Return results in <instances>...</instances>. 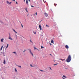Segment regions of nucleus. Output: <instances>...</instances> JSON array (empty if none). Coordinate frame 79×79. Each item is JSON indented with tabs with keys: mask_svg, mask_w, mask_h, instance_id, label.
<instances>
[{
	"mask_svg": "<svg viewBox=\"0 0 79 79\" xmlns=\"http://www.w3.org/2000/svg\"><path fill=\"white\" fill-rule=\"evenodd\" d=\"M71 55H69L68 56L67 59L66 60V61L68 63H69L71 61Z\"/></svg>",
	"mask_w": 79,
	"mask_h": 79,
	"instance_id": "f257e3e1",
	"label": "nucleus"
},
{
	"mask_svg": "<svg viewBox=\"0 0 79 79\" xmlns=\"http://www.w3.org/2000/svg\"><path fill=\"white\" fill-rule=\"evenodd\" d=\"M28 50L30 54L31 55L33 56V57H34V54H33V53H32V52L31 49H29Z\"/></svg>",
	"mask_w": 79,
	"mask_h": 79,
	"instance_id": "f03ea898",
	"label": "nucleus"
},
{
	"mask_svg": "<svg viewBox=\"0 0 79 79\" xmlns=\"http://www.w3.org/2000/svg\"><path fill=\"white\" fill-rule=\"evenodd\" d=\"M6 3L8 5H11V2H10L8 1L7 0L6 1Z\"/></svg>",
	"mask_w": 79,
	"mask_h": 79,
	"instance_id": "7ed1b4c3",
	"label": "nucleus"
},
{
	"mask_svg": "<svg viewBox=\"0 0 79 79\" xmlns=\"http://www.w3.org/2000/svg\"><path fill=\"white\" fill-rule=\"evenodd\" d=\"M1 42H4V38H2L1 39Z\"/></svg>",
	"mask_w": 79,
	"mask_h": 79,
	"instance_id": "20e7f679",
	"label": "nucleus"
},
{
	"mask_svg": "<svg viewBox=\"0 0 79 79\" xmlns=\"http://www.w3.org/2000/svg\"><path fill=\"white\" fill-rule=\"evenodd\" d=\"M9 40H13V39L11 38V36L10 35H9Z\"/></svg>",
	"mask_w": 79,
	"mask_h": 79,
	"instance_id": "39448f33",
	"label": "nucleus"
},
{
	"mask_svg": "<svg viewBox=\"0 0 79 79\" xmlns=\"http://www.w3.org/2000/svg\"><path fill=\"white\" fill-rule=\"evenodd\" d=\"M34 50H38V51H39V50L38 48H37L35 47H34Z\"/></svg>",
	"mask_w": 79,
	"mask_h": 79,
	"instance_id": "423d86ee",
	"label": "nucleus"
},
{
	"mask_svg": "<svg viewBox=\"0 0 79 79\" xmlns=\"http://www.w3.org/2000/svg\"><path fill=\"white\" fill-rule=\"evenodd\" d=\"M65 47L66 48H67V49H68V48H69V46H68V45H66Z\"/></svg>",
	"mask_w": 79,
	"mask_h": 79,
	"instance_id": "0eeeda50",
	"label": "nucleus"
},
{
	"mask_svg": "<svg viewBox=\"0 0 79 79\" xmlns=\"http://www.w3.org/2000/svg\"><path fill=\"white\" fill-rule=\"evenodd\" d=\"M45 16H46V17H48V14L47 13H45Z\"/></svg>",
	"mask_w": 79,
	"mask_h": 79,
	"instance_id": "6e6552de",
	"label": "nucleus"
},
{
	"mask_svg": "<svg viewBox=\"0 0 79 79\" xmlns=\"http://www.w3.org/2000/svg\"><path fill=\"white\" fill-rule=\"evenodd\" d=\"M13 31L15 33H16V34H18V32H16L15 31V30L14 29H13Z\"/></svg>",
	"mask_w": 79,
	"mask_h": 79,
	"instance_id": "1a4fd4ad",
	"label": "nucleus"
},
{
	"mask_svg": "<svg viewBox=\"0 0 79 79\" xmlns=\"http://www.w3.org/2000/svg\"><path fill=\"white\" fill-rule=\"evenodd\" d=\"M9 45V44H7V46H6V49H5L6 50V49L8 47Z\"/></svg>",
	"mask_w": 79,
	"mask_h": 79,
	"instance_id": "9d476101",
	"label": "nucleus"
},
{
	"mask_svg": "<svg viewBox=\"0 0 79 79\" xmlns=\"http://www.w3.org/2000/svg\"><path fill=\"white\" fill-rule=\"evenodd\" d=\"M25 10H26V11L27 12V13H28V11H27V8H25Z\"/></svg>",
	"mask_w": 79,
	"mask_h": 79,
	"instance_id": "9b49d317",
	"label": "nucleus"
},
{
	"mask_svg": "<svg viewBox=\"0 0 79 79\" xmlns=\"http://www.w3.org/2000/svg\"><path fill=\"white\" fill-rule=\"evenodd\" d=\"M3 63L4 64H6V61H5V60H4Z\"/></svg>",
	"mask_w": 79,
	"mask_h": 79,
	"instance_id": "f8f14e48",
	"label": "nucleus"
},
{
	"mask_svg": "<svg viewBox=\"0 0 79 79\" xmlns=\"http://www.w3.org/2000/svg\"><path fill=\"white\" fill-rule=\"evenodd\" d=\"M51 43H52V44H53V43H54V41H53V40H52L51 41Z\"/></svg>",
	"mask_w": 79,
	"mask_h": 79,
	"instance_id": "ddd939ff",
	"label": "nucleus"
},
{
	"mask_svg": "<svg viewBox=\"0 0 79 79\" xmlns=\"http://www.w3.org/2000/svg\"><path fill=\"white\" fill-rule=\"evenodd\" d=\"M26 3L27 4V5H28V1L27 0L26 1Z\"/></svg>",
	"mask_w": 79,
	"mask_h": 79,
	"instance_id": "4468645a",
	"label": "nucleus"
},
{
	"mask_svg": "<svg viewBox=\"0 0 79 79\" xmlns=\"http://www.w3.org/2000/svg\"><path fill=\"white\" fill-rule=\"evenodd\" d=\"M33 33L34 34H35H35H36V31H33Z\"/></svg>",
	"mask_w": 79,
	"mask_h": 79,
	"instance_id": "2eb2a0df",
	"label": "nucleus"
},
{
	"mask_svg": "<svg viewBox=\"0 0 79 79\" xmlns=\"http://www.w3.org/2000/svg\"><path fill=\"white\" fill-rule=\"evenodd\" d=\"M13 53H14V54H15V55H16L17 54L16 52H13Z\"/></svg>",
	"mask_w": 79,
	"mask_h": 79,
	"instance_id": "dca6fc26",
	"label": "nucleus"
},
{
	"mask_svg": "<svg viewBox=\"0 0 79 79\" xmlns=\"http://www.w3.org/2000/svg\"><path fill=\"white\" fill-rule=\"evenodd\" d=\"M15 72H17V69H16V68H15Z\"/></svg>",
	"mask_w": 79,
	"mask_h": 79,
	"instance_id": "f3484780",
	"label": "nucleus"
},
{
	"mask_svg": "<svg viewBox=\"0 0 79 79\" xmlns=\"http://www.w3.org/2000/svg\"><path fill=\"white\" fill-rule=\"evenodd\" d=\"M40 29L41 31L42 30V27L40 25Z\"/></svg>",
	"mask_w": 79,
	"mask_h": 79,
	"instance_id": "a211bd4d",
	"label": "nucleus"
},
{
	"mask_svg": "<svg viewBox=\"0 0 79 79\" xmlns=\"http://www.w3.org/2000/svg\"><path fill=\"white\" fill-rule=\"evenodd\" d=\"M3 46H2L1 48V50H2V49L3 48Z\"/></svg>",
	"mask_w": 79,
	"mask_h": 79,
	"instance_id": "6ab92c4d",
	"label": "nucleus"
},
{
	"mask_svg": "<svg viewBox=\"0 0 79 79\" xmlns=\"http://www.w3.org/2000/svg\"><path fill=\"white\" fill-rule=\"evenodd\" d=\"M36 29L37 30H39V27H36Z\"/></svg>",
	"mask_w": 79,
	"mask_h": 79,
	"instance_id": "aec40b11",
	"label": "nucleus"
},
{
	"mask_svg": "<svg viewBox=\"0 0 79 79\" xmlns=\"http://www.w3.org/2000/svg\"><path fill=\"white\" fill-rule=\"evenodd\" d=\"M18 67H19V68H21V66H19V65H18Z\"/></svg>",
	"mask_w": 79,
	"mask_h": 79,
	"instance_id": "412c9836",
	"label": "nucleus"
},
{
	"mask_svg": "<svg viewBox=\"0 0 79 79\" xmlns=\"http://www.w3.org/2000/svg\"><path fill=\"white\" fill-rule=\"evenodd\" d=\"M43 1H44V3H45V2H46V1L45 0H43Z\"/></svg>",
	"mask_w": 79,
	"mask_h": 79,
	"instance_id": "4be33fe9",
	"label": "nucleus"
},
{
	"mask_svg": "<svg viewBox=\"0 0 79 79\" xmlns=\"http://www.w3.org/2000/svg\"><path fill=\"white\" fill-rule=\"evenodd\" d=\"M15 36L16 38H17V35H16V34H15Z\"/></svg>",
	"mask_w": 79,
	"mask_h": 79,
	"instance_id": "5701e85b",
	"label": "nucleus"
},
{
	"mask_svg": "<svg viewBox=\"0 0 79 79\" xmlns=\"http://www.w3.org/2000/svg\"><path fill=\"white\" fill-rule=\"evenodd\" d=\"M35 15L36 16H37V12L35 13Z\"/></svg>",
	"mask_w": 79,
	"mask_h": 79,
	"instance_id": "b1692460",
	"label": "nucleus"
},
{
	"mask_svg": "<svg viewBox=\"0 0 79 79\" xmlns=\"http://www.w3.org/2000/svg\"><path fill=\"white\" fill-rule=\"evenodd\" d=\"M41 48H44V47H43V46H41Z\"/></svg>",
	"mask_w": 79,
	"mask_h": 79,
	"instance_id": "393cba45",
	"label": "nucleus"
},
{
	"mask_svg": "<svg viewBox=\"0 0 79 79\" xmlns=\"http://www.w3.org/2000/svg\"><path fill=\"white\" fill-rule=\"evenodd\" d=\"M63 77H65V78H66V76H65L64 75H63Z\"/></svg>",
	"mask_w": 79,
	"mask_h": 79,
	"instance_id": "a878e982",
	"label": "nucleus"
},
{
	"mask_svg": "<svg viewBox=\"0 0 79 79\" xmlns=\"http://www.w3.org/2000/svg\"><path fill=\"white\" fill-rule=\"evenodd\" d=\"M56 65H57V64H54V66H56Z\"/></svg>",
	"mask_w": 79,
	"mask_h": 79,
	"instance_id": "bb28decb",
	"label": "nucleus"
},
{
	"mask_svg": "<svg viewBox=\"0 0 79 79\" xmlns=\"http://www.w3.org/2000/svg\"><path fill=\"white\" fill-rule=\"evenodd\" d=\"M31 7H34V6H32V5H31Z\"/></svg>",
	"mask_w": 79,
	"mask_h": 79,
	"instance_id": "cd10ccee",
	"label": "nucleus"
},
{
	"mask_svg": "<svg viewBox=\"0 0 79 79\" xmlns=\"http://www.w3.org/2000/svg\"><path fill=\"white\" fill-rule=\"evenodd\" d=\"M46 26L47 27H49V26H48V25H46Z\"/></svg>",
	"mask_w": 79,
	"mask_h": 79,
	"instance_id": "c85d7f7f",
	"label": "nucleus"
},
{
	"mask_svg": "<svg viewBox=\"0 0 79 79\" xmlns=\"http://www.w3.org/2000/svg\"><path fill=\"white\" fill-rule=\"evenodd\" d=\"M40 71H42L43 72H44V71H43V70H40Z\"/></svg>",
	"mask_w": 79,
	"mask_h": 79,
	"instance_id": "c756f323",
	"label": "nucleus"
},
{
	"mask_svg": "<svg viewBox=\"0 0 79 79\" xmlns=\"http://www.w3.org/2000/svg\"><path fill=\"white\" fill-rule=\"evenodd\" d=\"M15 2H16V4L17 5V4H18V2H17L16 1Z\"/></svg>",
	"mask_w": 79,
	"mask_h": 79,
	"instance_id": "7c9ffc66",
	"label": "nucleus"
},
{
	"mask_svg": "<svg viewBox=\"0 0 79 79\" xmlns=\"http://www.w3.org/2000/svg\"><path fill=\"white\" fill-rule=\"evenodd\" d=\"M22 27H23V25L21 24Z\"/></svg>",
	"mask_w": 79,
	"mask_h": 79,
	"instance_id": "2f4dec72",
	"label": "nucleus"
},
{
	"mask_svg": "<svg viewBox=\"0 0 79 79\" xmlns=\"http://www.w3.org/2000/svg\"><path fill=\"white\" fill-rule=\"evenodd\" d=\"M59 60H63V59H59Z\"/></svg>",
	"mask_w": 79,
	"mask_h": 79,
	"instance_id": "473e14b6",
	"label": "nucleus"
},
{
	"mask_svg": "<svg viewBox=\"0 0 79 79\" xmlns=\"http://www.w3.org/2000/svg\"><path fill=\"white\" fill-rule=\"evenodd\" d=\"M50 69L51 70H52V69L51 68V67H50Z\"/></svg>",
	"mask_w": 79,
	"mask_h": 79,
	"instance_id": "72a5a7b5",
	"label": "nucleus"
},
{
	"mask_svg": "<svg viewBox=\"0 0 79 79\" xmlns=\"http://www.w3.org/2000/svg\"><path fill=\"white\" fill-rule=\"evenodd\" d=\"M30 66H31V67H32V65L31 64V65H30Z\"/></svg>",
	"mask_w": 79,
	"mask_h": 79,
	"instance_id": "f704fd0d",
	"label": "nucleus"
},
{
	"mask_svg": "<svg viewBox=\"0 0 79 79\" xmlns=\"http://www.w3.org/2000/svg\"><path fill=\"white\" fill-rule=\"evenodd\" d=\"M12 0L13 1H14V2H15V0Z\"/></svg>",
	"mask_w": 79,
	"mask_h": 79,
	"instance_id": "c9c22d12",
	"label": "nucleus"
},
{
	"mask_svg": "<svg viewBox=\"0 0 79 79\" xmlns=\"http://www.w3.org/2000/svg\"><path fill=\"white\" fill-rule=\"evenodd\" d=\"M30 42H32V41H31V40H30Z\"/></svg>",
	"mask_w": 79,
	"mask_h": 79,
	"instance_id": "e433bc0d",
	"label": "nucleus"
},
{
	"mask_svg": "<svg viewBox=\"0 0 79 79\" xmlns=\"http://www.w3.org/2000/svg\"><path fill=\"white\" fill-rule=\"evenodd\" d=\"M50 45H52V44L51 43H50Z\"/></svg>",
	"mask_w": 79,
	"mask_h": 79,
	"instance_id": "4c0bfd02",
	"label": "nucleus"
},
{
	"mask_svg": "<svg viewBox=\"0 0 79 79\" xmlns=\"http://www.w3.org/2000/svg\"><path fill=\"white\" fill-rule=\"evenodd\" d=\"M64 59H63V60H62V61H64Z\"/></svg>",
	"mask_w": 79,
	"mask_h": 79,
	"instance_id": "58836bf2",
	"label": "nucleus"
},
{
	"mask_svg": "<svg viewBox=\"0 0 79 79\" xmlns=\"http://www.w3.org/2000/svg\"><path fill=\"white\" fill-rule=\"evenodd\" d=\"M39 28H40V25H39Z\"/></svg>",
	"mask_w": 79,
	"mask_h": 79,
	"instance_id": "ea45409f",
	"label": "nucleus"
},
{
	"mask_svg": "<svg viewBox=\"0 0 79 79\" xmlns=\"http://www.w3.org/2000/svg\"><path fill=\"white\" fill-rule=\"evenodd\" d=\"M34 16H35V14L33 15Z\"/></svg>",
	"mask_w": 79,
	"mask_h": 79,
	"instance_id": "a19ab883",
	"label": "nucleus"
},
{
	"mask_svg": "<svg viewBox=\"0 0 79 79\" xmlns=\"http://www.w3.org/2000/svg\"><path fill=\"white\" fill-rule=\"evenodd\" d=\"M26 51V50H24V51H23V52H25Z\"/></svg>",
	"mask_w": 79,
	"mask_h": 79,
	"instance_id": "79ce46f5",
	"label": "nucleus"
},
{
	"mask_svg": "<svg viewBox=\"0 0 79 79\" xmlns=\"http://www.w3.org/2000/svg\"><path fill=\"white\" fill-rule=\"evenodd\" d=\"M29 2H30V0H28Z\"/></svg>",
	"mask_w": 79,
	"mask_h": 79,
	"instance_id": "37998d69",
	"label": "nucleus"
},
{
	"mask_svg": "<svg viewBox=\"0 0 79 79\" xmlns=\"http://www.w3.org/2000/svg\"><path fill=\"white\" fill-rule=\"evenodd\" d=\"M63 79H64V78L63 77Z\"/></svg>",
	"mask_w": 79,
	"mask_h": 79,
	"instance_id": "c03bdc74",
	"label": "nucleus"
},
{
	"mask_svg": "<svg viewBox=\"0 0 79 79\" xmlns=\"http://www.w3.org/2000/svg\"><path fill=\"white\" fill-rule=\"evenodd\" d=\"M50 55H52L51 54H50Z\"/></svg>",
	"mask_w": 79,
	"mask_h": 79,
	"instance_id": "a18cd8bd",
	"label": "nucleus"
},
{
	"mask_svg": "<svg viewBox=\"0 0 79 79\" xmlns=\"http://www.w3.org/2000/svg\"><path fill=\"white\" fill-rule=\"evenodd\" d=\"M28 15H28V14L27 16H28Z\"/></svg>",
	"mask_w": 79,
	"mask_h": 79,
	"instance_id": "49530a36",
	"label": "nucleus"
}]
</instances>
